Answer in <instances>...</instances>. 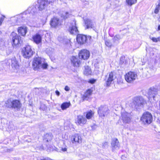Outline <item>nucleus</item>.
I'll list each match as a JSON object with an SVG mask.
<instances>
[{
	"mask_svg": "<svg viewBox=\"0 0 160 160\" xmlns=\"http://www.w3.org/2000/svg\"><path fill=\"white\" fill-rule=\"evenodd\" d=\"M48 66L47 63L44 62V60L40 57L34 58L32 62V68L34 70L41 68L46 69Z\"/></svg>",
	"mask_w": 160,
	"mask_h": 160,
	"instance_id": "f257e3e1",
	"label": "nucleus"
},
{
	"mask_svg": "<svg viewBox=\"0 0 160 160\" xmlns=\"http://www.w3.org/2000/svg\"><path fill=\"white\" fill-rule=\"evenodd\" d=\"M148 94L150 102L158 101L160 98V91L153 87L150 88L148 90Z\"/></svg>",
	"mask_w": 160,
	"mask_h": 160,
	"instance_id": "f03ea898",
	"label": "nucleus"
},
{
	"mask_svg": "<svg viewBox=\"0 0 160 160\" xmlns=\"http://www.w3.org/2000/svg\"><path fill=\"white\" fill-rule=\"evenodd\" d=\"M133 103L136 108L143 107L147 103V101L142 97L138 96L135 97L133 99Z\"/></svg>",
	"mask_w": 160,
	"mask_h": 160,
	"instance_id": "7ed1b4c3",
	"label": "nucleus"
},
{
	"mask_svg": "<svg viewBox=\"0 0 160 160\" xmlns=\"http://www.w3.org/2000/svg\"><path fill=\"white\" fill-rule=\"evenodd\" d=\"M34 52L31 48V46H27L23 48L22 50V53L23 57L26 58H29L31 57Z\"/></svg>",
	"mask_w": 160,
	"mask_h": 160,
	"instance_id": "20e7f679",
	"label": "nucleus"
},
{
	"mask_svg": "<svg viewBox=\"0 0 160 160\" xmlns=\"http://www.w3.org/2000/svg\"><path fill=\"white\" fill-rule=\"evenodd\" d=\"M141 120L145 124H149L152 121V117L151 113L148 112L144 113L141 117Z\"/></svg>",
	"mask_w": 160,
	"mask_h": 160,
	"instance_id": "39448f33",
	"label": "nucleus"
},
{
	"mask_svg": "<svg viewBox=\"0 0 160 160\" xmlns=\"http://www.w3.org/2000/svg\"><path fill=\"white\" fill-rule=\"evenodd\" d=\"M7 105L9 107L15 108L17 110L19 109L21 107V104L18 100H15L12 101L8 100L7 102Z\"/></svg>",
	"mask_w": 160,
	"mask_h": 160,
	"instance_id": "423d86ee",
	"label": "nucleus"
},
{
	"mask_svg": "<svg viewBox=\"0 0 160 160\" xmlns=\"http://www.w3.org/2000/svg\"><path fill=\"white\" fill-rule=\"evenodd\" d=\"M137 77L136 73L134 72H129L125 75V78L126 81L129 83H132Z\"/></svg>",
	"mask_w": 160,
	"mask_h": 160,
	"instance_id": "0eeeda50",
	"label": "nucleus"
},
{
	"mask_svg": "<svg viewBox=\"0 0 160 160\" xmlns=\"http://www.w3.org/2000/svg\"><path fill=\"white\" fill-rule=\"evenodd\" d=\"M55 0H38V8L39 10L45 8L48 4L53 2Z\"/></svg>",
	"mask_w": 160,
	"mask_h": 160,
	"instance_id": "6e6552de",
	"label": "nucleus"
},
{
	"mask_svg": "<svg viewBox=\"0 0 160 160\" xmlns=\"http://www.w3.org/2000/svg\"><path fill=\"white\" fill-rule=\"evenodd\" d=\"M98 113L101 117H105L108 113V107L106 106H101L98 108Z\"/></svg>",
	"mask_w": 160,
	"mask_h": 160,
	"instance_id": "1a4fd4ad",
	"label": "nucleus"
},
{
	"mask_svg": "<svg viewBox=\"0 0 160 160\" xmlns=\"http://www.w3.org/2000/svg\"><path fill=\"white\" fill-rule=\"evenodd\" d=\"M91 37H88L87 36L83 34H78L77 37V41L80 44H83L86 42L88 38L90 39Z\"/></svg>",
	"mask_w": 160,
	"mask_h": 160,
	"instance_id": "9d476101",
	"label": "nucleus"
},
{
	"mask_svg": "<svg viewBox=\"0 0 160 160\" xmlns=\"http://www.w3.org/2000/svg\"><path fill=\"white\" fill-rule=\"evenodd\" d=\"M69 31L71 34H76L78 33V31L76 24V21L74 20L71 23L69 29Z\"/></svg>",
	"mask_w": 160,
	"mask_h": 160,
	"instance_id": "9b49d317",
	"label": "nucleus"
},
{
	"mask_svg": "<svg viewBox=\"0 0 160 160\" xmlns=\"http://www.w3.org/2000/svg\"><path fill=\"white\" fill-rule=\"evenodd\" d=\"M84 22L86 29L92 28L95 27V22L94 20L86 18L84 19Z\"/></svg>",
	"mask_w": 160,
	"mask_h": 160,
	"instance_id": "f8f14e48",
	"label": "nucleus"
},
{
	"mask_svg": "<svg viewBox=\"0 0 160 160\" xmlns=\"http://www.w3.org/2000/svg\"><path fill=\"white\" fill-rule=\"evenodd\" d=\"M90 56V53L88 51L83 49L79 53V57L80 58L84 60L88 59Z\"/></svg>",
	"mask_w": 160,
	"mask_h": 160,
	"instance_id": "ddd939ff",
	"label": "nucleus"
},
{
	"mask_svg": "<svg viewBox=\"0 0 160 160\" xmlns=\"http://www.w3.org/2000/svg\"><path fill=\"white\" fill-rule=\"evenodd\" d=\"M11 37L12 38L13 44L16 46L20 43L19 38H20V37L18 36L17 33L14 32H12L11 34Z\"/></svg>",
	"mask_w": 160,
	"mask_h": 160,
	"instance_id": "4468645a",
	"label": "nucleus"
},
{
	"mask_svg": "<svg viewBox=\"0 0 160 160\" xmlns=\"http://www.w3.org/2000/svg\"><path fill=\"white\" fill-rule=\"evenodd\" d=\"M121 117L124 123H129L131 121L130 115L126 112L121 113Z\"/></svg>",
	"mask_w": 160,
	"mask_h": 160,
	"instance_id": "2eb2a0df",
	"label": "nucleus"
},
{
	"mask_svg": "<svg viewBox=\"0 0 160 160\" xmlns=\"http://www.w3.org/2000/svg\"><path fill=\"white\" fill-rule=\"evenodd\" d=\"M111 147L113 151L118 150L120 148V145L118 139L117 138H114L112 139L111 142Z\"/></svg>",
	"mask_w": 160,
	"mask_h": 160,
	"instance_id": "dca6fc26",
	"label": "nucleus"
},
{
	"mask_svg": "<svg viewBox=\"0 0 160 160\" xmlns=\"http://www.w3.org/2000/svg\"><path fill=\"white\" fill-rule=\"evenodd\" d=\"M72 141L73 143H80L82 142L81 138L78 134H75L72 137Z\"/></svg>",
	"mask_w": 160,
	"mask_h": 160,
	"instance_id": "f3484780",
	"label": "nucleus"
},
{
	"mask_svg": "<svg viewBox=\"0 0 160 160\" xmlns=\"http://www.w3.org/2000/svg\"><path fill=\"white\" fill-rule=\"evenodd\" d=\"M61 24V22L59 19L54 17L52 19L51 21L50 25L51 26L53 27H56Z\"/></svg>",
	"mask_w": 160,
	"mask_h": 160,
	"instance_id": "a211bd4d",
	"label": "nucleus"
},
{
	"mask_svg": "<svg viewBox=\"0 0 160 160\" xmlns=\"http://www.w3.org/2000/svg\"><path fill=\"white\" fill-rule=\"evenodd\" d=\"M72 64L74 67H78L80 64L79 59L75 56L72 57L71 59Z\"/></svg>",
	"mask_w": 160,
	"mask_h": 160,
	"instance_id": "6ab92c4d",
	"label": "nucleus"
},
{
	"mask_svg": "<svg viewBox=\"0 0 160 160\" xmlns=\"http://www.w3.org/2000/svg\"><path fill=\"white\" fill-rule=\"evenodd\" d=\"M9 63H11V66L13 68L17 69L18 68L19 65L17 61L15 58H12L9 59L8 60Z\"/></svg>",
	"mask_w": 160,
	"mask_h": 160,
	"instance_id": "aec40b11",
	"label": "nucleus"
},
{
	"mask_svg": "<svg viewBox=\"0 0 160 160\" xmlns=\"http://www.w3.org/2000/svg\"><path fill=\"white\" fill-rule=\"evenodd\" d=\"M87 122L86 119L81 115L78 116L77 122L79 125L84 124Z\"/></svg>",
	"mask_w": 160,
	"mask_h": 160,
	"instance_id": "412c9836",
	"label": "nucleus"
},
{
	"mask_svg": "<svg viewBox=\"0 0 160 160\" xmlns=\"http://www.w3.org/2000/svg\"><path fill=\"white\" fill-rule=\"evenodd\" d=\"M32 39L34 42L37 44L40 43L42 41V37L38 34H36L33 36Z\"/></svg>",
	"mask_w": 160,
	"mask_h": 160,
	"instance_id": "4be33fe9",
	"label": "nucleus"
},
{
	"mask_svg": "<svg viewBox=\"0 0 160 160\" xmlns=\"http://www.w3.org/2000/svg\"><path fill=\"white\" fill-rule=\"evenodd\" d=\"M106 81V85L107 86H109L111 84V82L114 80L113 74L112 72H111L108 76Z\"/></svg>",
	"mask_w": 160,
	"mask_h": 160,
	"instance_id": "5701e85b",
	"label": "nucleus"
},
{
	"mask_svg": "<svg viewBox=\"0 0 160 160\" xmlns=\"http://www.w3.org/2000/svg\"><path fill=\"white\" fill-rule=\"evenodd\" d=\"M27 28L26 27H21L19 28L18 32L19 34L22 36H24L27 32Z\"/></svg>",
	"mask_w": 160,
	"mask_h": 160,
	"instance_id": "b1692460",
	"label": "nucleus"
},
{
	"mask_svg": "<svg viewBox=\"0 0 160 160\" xmlns=\"http://www.w3.org/2000/svg\"><path fill=\"white\" fill-rule=\"evenodd\" d=\"M92 93V91L91 89H89L87 90L83 95V100H87Z\"/></svg>",
	"mask_w": 160,
	"mask_h": 160,
	"instance_id": "393cba45",
	"label": "nucleus"
},
{
	"mask_svg": "<svg viewBox=\"0 0 160 160\" xmlns=\"http://www.w3.org/2000/svg\"><path fill=\"white\" fill-rule=\"evenodd\" d=\"M35 10V8L32 6L28 8L26 12L29 13V14L30 15V16H32L33 14H35L36 13V12Z\"/></svg>",
	"mask_w": 160,
	"mask_h": 160,
	"instance_id": "a878e982",
	"label": "nucleus"
},
{
	"mask_svg": "<svg viewBox=\"0 0 160 160\" xmlns=\"http://www.w3.org/2000/svg\"><path fill=\"white\" fill-rule=\"evenodd\" d=\"M92 73L91 68L88 66L85 67V70L84 71V74L88 76L91 75Z\"/></svg>",
	"mask_w": 160,
	"mask_h": 160,
	"instance_id": "bb28decb",
	"label": "nucleus"
},
{
	"mask_svg": "<svg viewBox=\"0 0 160 160\" xmlns=\"http://www.w3.org/2000/svg\"><path fill=\"white\" fill-rule=\"evenodd\" d=\"M128 61L124 57H122L120 58V63L125 66L128 64Z\"/></svg>",
	"mask_w": 160,
	"mask_h": 160,
	"instance_id": "cd10ccee",
	"label": "nucleus"
},
{
	"mask_svg": "<svg viewBox=\"0 0 160 160\" xmlns=\"http://www.w3.org/2000/svg\"><path fill=\"white\" fill-rule=\"evenodd\" d=\"M70 104V103L69 102H64L61 105V108L62 110L66 109L67 108L69 107Z\"/></svg>",
	"mask_w": 160,
	"mask_h": 160,
	"instance_id": "c85d7f7f",
	"label": "nucleus"
},
{
	"mask_svg": "<svg viewBox=\"0 0 160 160\" xmlns=\"http://www.w3.org/2000/svg\"><path fill=\"white\" fill-rule=\"evenodd\" d=\"M122 38L120 35L117 34L114 36L113 38V40L114 42H118Z\"/></svg>",
	"mask_w": 160,
	"mask_h": 160,
	"instance_id": "c756f323",
	"label": "nucleus"
},
{
	"mask_svg": "<svg viewBox=\"0 0 160 160\" xmlns=\"http://www.w3.org/2000/svg\"><path fill=\"white\" fill-rule=\"evenodd\" d=\"M54 50L53 48L49 47L46 48V53L49 55L50 56L52 55L53 52H54Z\"/></svg>",
	"mask_w": 160,
	"mask_h": 160,
	"instance_id": "7c9ffc66",
	"label": "nucleus"
},
{
	"mask_svg": "<svg viewBox=\"0 0 160 160\" xmlns=\"http://www.w3.org/2000/svg\"><path fill=\"white\" fill-rule=\"evenodd\" d=\"M137 0H126V2L128 5L131 6L137 2Z\"/></svg>",
	"mask_w": 160,
	"mask_h": 160,
	"instance_id": "2f4dec72",
	"label": "nucleus"
},
{
	"mask_svg": "<svg viewBox=\"0 0 160 160\" xmlns=\"http://www.w3.org/2000/svg\"><path fill=\"white\" fill-rule=\"evenodd\" d=\"M93 114V113L92 111L90 110L87 112L86 115V118L88 119H90L92 117Z\"/></svg>",
	"mask_w": 160,
	"mask_h": 160,
	"instance_id": "473e14b6",
	"label": "nucleus"
},
{
	"mask_svg": "<svg viewBox=\"0 0 160 160\" xmlns=\"http://www.w3.org/2000/svg\"><path fill=\"white\" fill-rule=\"evenodd\" d=\"M160 9V3H159L158 5L156 6V8L155 9L154 12L155 13H158ZM158 20L159 21H160V14L159 15V18H158Z\"/></svg>",
	"mask_w": 160,
	"mask_h": 160,
	"instance_id": "72a5a7b5",
	"label": "nucleus"
},
{
	"mask_svg": "<svg viewBox=\"0 0 160 160\" xmlns=\"http://www.w3.org/2000/svg\"><path fill=\"white\" fill-rule=\"evenodd\" d=\"M71 15V14L69 13L68 12H64L62 13V17H63L64 19H66L69 17Z\"/></svg>",
	"mask_w": 160,
	"mask_h": 160,
	"instance_id": "f704fd0d",
	"label": "nucleus"
},
{
	"mask_svg": "<svg viewBox=\"0 0 160 160\" xmlns=\"http://www.w3.org/2000/svg\"><path fill=\"white\" fill-rule=\"evenodd\" d=\"M45 137L46 138L45 140H46V141L48 142L50 141L52 139V137L51 135L49 134H47L45 136Z\"/></svg>",
	"mask_w": 160,
	"mask_h": 160,
	"instance_id": "c9c22d12",
	"label": "nucleus"
},
{
	"mask_svg": "<svg viewBox=\"0 0 160 160\" xmlns=\"http://www.w3.org/2000/svg\"><path fill=\"white\" fill-rule=\"evenodd\" d=\"M105 44L108 47H111L112 45L111 42L109 40H107L105 41Z\"/></svg>",
	"mask_w": 160,
	"mask_h": 160,
	"instance_id": "e433bc0d",
	"label": "nucleus"
},
{
	"mask_svg": "<svg viewBox=\"0 0 160 160\" xmlns=\"http://www.w3.org/2000/svg\"><path fill=\"white\" fill-rule=\"evenodd\" d=\"M108 142H106L102 143V147L103 148H106L108 147Z\"/></svg>",
	"mask_w": 160,
	"mask_h": 160,
	"instance_id": "4c0bfd02",
	"label": "nucleus"
},
{
	"mask_svg": "<svg viewBox=\"0 0 160 160\" xmlns=\"http://www.w3.org/2000/svg\"><path fill=\"white\" fill-rule=\"evenodd\" d=\"M5 17L2 16L0 18V26L2 25V22L3 21Z\"/></svg>",
	"mask_w": 160,
	"mask_h": 160,
	"instance_id": "58836bf2",
	"label": "nucleus"
},
{
	"mask_svg": "<svg viewBox=\"0 0 160 160\" xmlns=\"http://www.w3.org/2000/svg\"><path fill=\"white\" fill-rule=\"evenodd\" d=\"M150 38H151V39H152V41L153 42H157V38H153V37H152V38L150 37Z\"/></svg>",
	"mask_w": 160,
	"mask_h": 160,
	"instance_id": "ea45409f",
	"label": "nucleus"
},
{
	"mask_svg": "<svg viewBox=\"0 0 160 160\" xmlns=\"http://www.w3.org/2000/svg\"><path fill=\"white\" fill-rule=\"evenodd\" d=\"M64 89L67 91H69L70 90V88L67 86H66L65 87Z\"/></svg>",
	"mask_w": 160,
	"mask_h": 160,
	"instance_id": "a19ab883",
	"label": "nucleus"
},
{
	"mask_svg": "<svg viewBox=\"0 0 160 160\" xmlns=\"http://www.w3.org/2000/svg\"><path fill=\"white\" fill-rule=\"evenodd\" d=\"M61 151L64 152H66L67 150V148L66 147L62 148L61 149Z\"/></svg>",
	"mask_w": 160,
	"mask_h": 160,
	"instance_id": "79ce46f5",
	"label": "nucleus"
},
{
	"mask_svg": "<svg viewBox=\"0 0 160 160\" xmlns=\"http://www.w3.org/2000/svg\"><path fill=\"white\" fill-rule=\"evenodd\" d=\"M95 82V80L94 79L90 80L89 82L92 84L94 83Z\"/></svg>",
	"mask_w": 160,
	"mask_h": 160,
	"instance_id": "37998d69",
	"label": "nucleus"
},
{
	"mask_svg": "<svg viewBox=\"0 0 160 160\" xmlns=\"http://www.w3.org/2000/svg\"><path fill=\"white\" fill-rule=\"evenodd\" d=\"M41 160H50V159L48 158H42Z\"/></svg>",
	"mask_w": 160,
	"mask_h": 160,
	"instance_id": "c03bdc74",
	"label": "nucleus"
},
{
	"mask_svg": "<svg viewBox=\"0 0 160 160\" xmlns=\"http://www.w3.org/2000/svg\"><path fill=\"white\" fill-rule=\"evenodd\" d=\"M56 94L58 96H59L60 95V92L58 90H57L55 92Z\"/></svg>",
	"mask_w": 160,
	"mask_h": 160,
	"instance_id": "a18cd8bd",
	"label": "nucleus"
},
{
	"mask_svg": "<svg viewBox=\"0 0 160 160\" xmlns=\"http://www.w3.org/2000/svg\"><path fill=\"white\" fill-rule=\"evenodd\" d=\"M157 42L158 41H160V37H158L157 38Z\"/></svg>",
	"mask_w": 160,
	"mask_h": 160,
	"instance_id": "49530a36",
	"label": "nucleus"
},
{
	"mask_svg": "<svg viewBox=\"0 0 160 160\" xmlns=\"http://www.w3.org/2000/svg\"><path fill=\"white\" fill-rule=\"evenodd\" d=\"M29 22H30L31 23H33V21H32V20H31V19H30L29 20Z\"/></svg>",
	"mask_w": 160,
	"mask_h": 160,
	"instance_id": "de8ad7c7",
	"label": "nucleus"
},
{
	"mask_svg": "<svg viewBox=\"0 0 160 160\" xmlns=\"http://www.w3.org/2000/svg\"><path fill=\"white\" fill-rule=\"evenodd\" d=\"M158 30H160V24L158 25Z\"/></svg>",
	"mask_w": 160,
	"mask_h": 160,
	"instance_id": "09e8293b",
	"label": "nucleus"
}]
</instances>
